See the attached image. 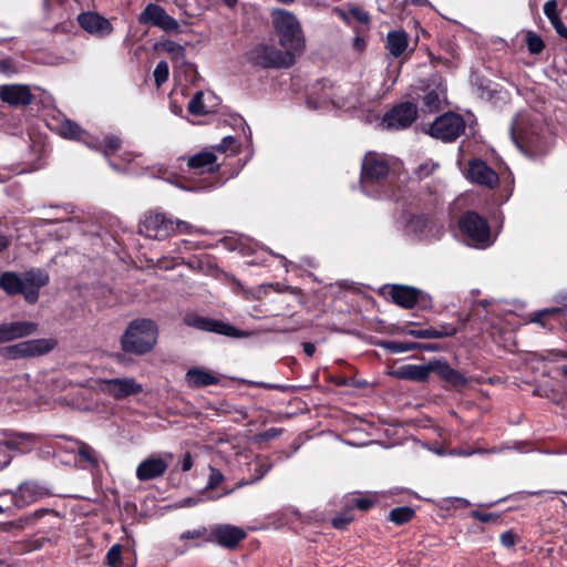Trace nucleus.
Masks as SVG:
<instances>
[{
    "label": "nucleus",
    "instance_id": "obj_1",
    "mask_svg": "<svg viewBox=\"0 0 567 567\" xmlns=\"http://www.w3.org/2000/svg\"><path fill=\"white\" fill-rule=\"evenodd\" d=\"M272 24L279 39V44L290 58H296L305 51V37L298 19L286 10H276L272 13Z\"/></svg>",
    "mask_w": 567,
    "mask_h": 567
},
{
    "label": "nucleus",
    "instance_id": "obj_2",
    "mask_svg": "<svg viewBox=\"0 0 567 567\" xmlns=\"http://www.w3.org/2000/svg\"><path fill=\"white\" fill-rule=\"evenodd\" d=\"M158 328L151 319L132 321L121 338L123 351L137 355L153 350L157 342Z\"/></svg>",
    "mask_w": 567,
    "mask_h": 567
},
{
    "label": "nucleus",
    "instance_id": "obj_3",
    "mask_svg": "<svg viewBox=\"0 0 567 567\" xmlns=\"http://www.w3.org/2000/svg\"><path fill=\"white\" fill-rule=\"evenodd\" d=\"M194 227L181 219L168 218L159 212H148L138 225V233L146 238L163 240L175 234L192 233Z\"/></svg>",
    "mask_w": 567,
    "mask_h": 567
},
{
    "label": "nucleus",
    "instance_id": "obj_4",
    "mask_svg": "<svg viewBox=\"0 0 567 567\" xmlns=\"http://www.w3.org/2000/svg\"><path fill=\"white\" fill-rule=\"evenodd\" d=\"M389 163L384 155L369 152L365 154L360 176V186L362 192L372 197H382L379 185L389 173Z\"/></svg>",
    "mask_w": 567,
    "mask_h": 567
},
{
    "label": "nucleus",
    "instance_id": "obj_5",
    "mask_svg": "<svg viewBox=\"0 0 567 567\" xmlns=\"http://www.w3.org/2000/svg\"><path fill=\"white\" fill-rule=\"evenodd\" d=\"M92 389L101 395L122 401L143 392V385L135 378H99L93 380Z\"/></svg>",
    "mask_w": 567,
    "mask_h": 567
},
{
    "label": "nucleus",
    "instance_id": "obj_6",
    "mask_svg": "<svg viewBox=\"0 0 567 567\" xmlns=\"http://www.w3.org/2000/svg\"><path fill=\"white\" fill-rule=\"evenodd\" d=\"M458 227L471 246L486 248L492 245L489 226L477 213L463 214L458 220Z\"/></svg>",
    "mask_w": 567,
    "mask_h": 567
},
{
    "label": "nucleus",
    "instance_id": "obj_7",
    "mask_svg": "<svg viewBox=\"0 0 567 567\" xmlns=\"http://www.w3.org/2000/svg\"><path fill=\"white\" fill-rule=\"evenodd\" d=\"M404 229L416 240H436L443 234V225L426 214L406 216Z\"/></svg>",
    "mask_w": 567,
    "mask_h": 567
},
{
    "label": "nucleus",
    "instance_id": "obj_8",
    "mask_svg": "<svg viewBox=\"0 0 567 567\" xmlns=\"http://www.w3.org/2000/svg\"><path fill=\"white\" fill-rule=\"evenodd\" d=\"M247 58L254 65L261 68H289L295 63L289 53L267 44L256 45L248 52Z\"/></svg>",
    "mask_w": 567,
    "mask_h": 567
},
{
    "label": "nucleus",
    "instance_id": "obj_9",
    "mask_svg": "<svg viewBox=\"0 0 567 567\" xmlns=\"http://www.w3.org/2000/svg\"><path fill=\"white\" fill-rule=\"evenodd\" d=\"M464 130V118L460 114L447 112L435 118L429 128V134L443 142H453Z\"/></svg>",
    "mask_w": 567,
    "mask_h": 567
},
{
    "label": "nucleus",
    "instance_id": "obj_10",
    "mask_svg": "<svg viewBox=\"0 0 567 567\" xmlns=\"http://www.w3.org/2000/svg\"><path fill=\"white\" fill-rule=\"evenodd\" d=\"M56 346L52 338L32 339L4 348V355L9 359L32 358L43 355Z\"/></svg>",
    "mask_w": 567,
    "mask_h": 567
},
{
    "label": "nucleus",
    "instance_id": "obj_11",
    "mask_svg": "<svg viewBox=\"0 0 567 567\" xmlns=\"http://www.w3.org/2000/svg\"><path fill=\"white\" fill-rule=\"evenodd\" d=\"M173 454L169 452L151 454L136 467V478L141 482L162 477L169 467Z\"/></svg>",
    "mask_w": 567,
    "mask_h": 567
},
{
    "label": "nucleus",
    "instance_id": "obj_12",
    "mask_svg": "<svg viewBox=\"0 0 567 567\" xmlns=\"http://www.w3.org/2000/svg\"><path fill=\"white\" fill-rule=\"evenodd\" d=\"M417 115V107L412 102H402L388 111L382 120L386 130L399 131L408 128Z\"/></svg>",
    "mask_w": 567,
    "mask_h": 567
},
{
    "label": "nucleus",
    "instance_id": "obj_13",
    "mask_svg": "<svg viewBox=\"0 0 567 567\" xmlns=\"http://www.w3.org/2000/svg\"><path fill=\"white\" fill-rule=\"evenodd\" d=\"M184 323L188 327H193L198 330L215 332L218 334L233 338H243L247 336V333L238 330L231 324H228L220 320H214L210 318L202 317L196 313H187L184 317Z\"/></svg>",
    "mask_w": 567,
    "mask_h": 567
},
{
    "label": "nucleus",
    "instance_id": "obj_14",
    "mask_svg": "<svg viewBox=\"0 0 567 567\" xmlns=\"http://www.w3.org/2000/svg\"><path fill=\"white\" fill-rule=\"evenodd\" d=\"M138 21L142 24L154 25L165 32H177L179 30L178 21L155 3H150L144 8Z\"/></svg>",
    "mask_w": 567,
    "mask_h": 567
},
{
    "label": "nucleus",
    "instance_id": "obj_15",
    "mask_svg": "<svg viewBox=\"0 0 567 567\" xmlns=\"http://www.w3.org/2000/svg\"><path fill=\"white\" fill-rule=\"evenodd\" d=\"M49 496H51L49 487L42 483L29 481L18 486L12 494V502L16 507L23 508Z\"/></svg>",
    "mask_w": 567,
    "mask_h": 567
},
{
    "label": "nucleus",
    "instance_id": "obj_16",
    "mask_svg": "<svg viewBox=\"0 0 567 567\" xmlns=\"http://www.w3.org/2000/svg\"><path fill=\"white\" fill-rule=\"evenodd\" d=\"M245 537L246 532L243 528L219 524L208 530L207 543H214L226 548H235Z\"/></svg>",
    "mask_w": 567,
    "mask_h": 567
},
{
    "label": "nucleus",
    "instance_id": "obj_17",
    "mask_svg": "<svg viewBox=\"0 0 567 567\" xmlns=\"http://www.w3.org/2000/svg\"><path fill=\"white\" fill-rule=\"evenodd\" d=\"M76 20L85 32L95 38L103 39L113 32V25L111 21L97 12H81L78 14Z\"/></svg>",
    "mask_w": 567,
    "mask_h": 567
},
{
    "label": "nucleus",
    "instance_id": "obj_18",
    "mask_svg": "<svg viewBox=\"0 0 567 567\" xmlns=\"http://www.w3.org/2000/svg\"><path fill=\"white\" fill-rule=\"evenodd\" d=\"M423 96L422 110L424 112H435L441 109L446 101V87L441 79H433L422 87Z\"/></svg>",
    "mask_w": 567,
    "mask_h": 567
},
{
    "label": "nucleus",
    "instance_id": "obj_19",
    "mask_svg": "<svg viewBox=\"0 0 567 567\" xmlns=\"http://www.w3.org/2000/svg\"><path fill=\"white\" fill-rule=\"evenodd\" d=\"M466 177L478 185L489 188L498 184V175L482 159H473L468 164Z\"/></svg>",
    "mask_w": 567,
    "mask_h": 567
},
{
    "label": "nucleus",
    "instance_id": "obj_20",
    "mask_svg": "<svg viewBox=\"0 0 567 567\" xmlns=\"http://www.w3.org/2000/svg\"><path fill=\"white\" fill-rule=\"evenodd\" d=\"M208 529L204 526L193 530L183 532L177 542L172 544L175 556H183L194 547H200L207 543Z\"/></svg>",
    "mask_w": 567,
    "mask_h": 567
},
{
    "label": "nucleus",
    "instance_id": "obj_21",
    "mask_svg": "<svg viewBox=\"0 0 567 567\" xmlns=\"http://www.w3.org/2000/svg\"><path fill=\"white\" fill-rule=\"evenodd\" d=\"M25 286V301L35 303L39 299L40 289L49 284V274L39 268H32L23 274Z\"/></svg>",
    "mask_w": 567,
    "mask_h": 567
},
{
    "label": "nucleus",
    "instance_id": "obj_22",
    "mask_svg": "<svg viewBox=\"0 0 567 567\" xmlns=\"http://www.w3.org/2000/svg\"><path fill=\"white\" fill-rule=\"evenodd\" d=\"M0 99L11 106H25L32 102V94L28 85H0Z\"/></svg>",
    "mask_w": 567,
    "mask_h": 567
},
{
    "label": "nucleus",
    "instance_id": "obj_23",
    "mask_svg": "<svg viewBox=\"0 0 567 567\" xmlns=\"http://www.w3.org/2000/svg\"><path fill=\"white\" fill-rule=\"evenodd\" d=\"M38 324L32 321H13L0 324V343L28 337L37 331Z\"/></svg>",
    "mask_w": 567,
    "mask_h": 567
},
{
    "label": "nucleus",
    "instance_id": "obj_24",
    "mask_svg": "<svg viewBox=\"0 0 567 567\" xmlns=\"http://www.w3.org/2000/svg\"><path fill=\"white\" fill-rule=\"evenodd\" d=\"M431 372L432 365L430 364H404L391 371V375L399 380L424 382L425 380H427Z\"/></svg>",
    "mask_w": 567,
    "mask_h": 567
},
{
    "label": "nucleus",
    "instance_id": "obj_25",
    "mask_svg": "<svg viewBox=\"0 0 567 567\" xmlns=\"http://www.w3.org/2000/svg\"><path fill=\"white\" fill-rule=\"evenodd\" d=\"M421 296L422 291L410 286L393 285L391 288L392 301L406 309L414 307Z\"/></svg>",
    "mask_w": 567,
    "mask_h": 567
},
{
    "label": "nucleus",
    "instance_id": "obj_26",
    "mask_svg": "<svg viewBox=\"0 0 567 567\" xmlns=\"http://www.w3.org/2000/svg\"><path fill=\"white\" fill-rule=\"evenodd\" d=\"M35 443V436L23 432H3L0 437V446L12 451H24Z\"/></svg>",
    "mask_w": 567,
    "mask_h": 567
},
{
    "label": "nucleus",
    "instance_id": "obj_27",
    "mask_svg": "<svg viewBox=\"0 0 567 567\" xmlns=\"http://www.w3.org/2000/svg\"><path fill=\"white\" fill-rule=\"evenodd\" d=\"M59 134L69 140L83 142L90 148H97V140L89 136L75 122L64 120L59 125Z\"/></svg>",
    "mask_w": 567,
    "mask_h": 567
},
{
    "label": "nucleus",
    "instance_id": "obj_28",
    "mask_svg": "<svg viewBox=\"0 0 567 567\" xmlns=\"http://www.w3.org/2000/svg\"><path fill=\"white\" fill-rule=\"evenodd\" d=\"M187 165L189 168L197 171L199 174L213 173L218 171L217 157L213 151H204L192 156Z\"/></svg>",
    "mask_w": 567,
    "mask_h": 567
},
{
    "label": "nucleus",
    "instance_id": "obj_29",
    "mask_svg": "<svg viewBox=\"0 0 567 567\" xmlns=\"http://www.w3.org/2000/svg\"><path fill=\"white\" fill-rule=\"evenodd\" d=\"M185 382L189 388H204L217 384L219 379L212 371L195 367L186 372Z\"/></svg>",
    "mask_w": 567,
    "mask_h": 567
},
{
    "label": "nucleus",
    "instance_id": "obj_30",
    "mask_svg": "<svg viewBox=\"0 0 567 567\" xmlns=\"http://www.w3.org/2000/svg\"><path fill=\"white\" fill-rule=\"evenodd\" d=\"M403 333L420 339H440L456 333V328L450 324H442L437 328L403 329Z\"/></svg>",
    "mask_w": 567,
    "mask_h": 567
},
{
    "label": "nucleus",
    "instance_id": "obj_31",
    "mask_svg": "<svg viewBox=\"0 0 567 567\" xmlns=\"http://www.w3.org/2000/svg\"><path fill=\"white\" fill-rule=\"evenodd\" d=\"M23 277L14 271H4L0 275V288L9 296L23 295L25 298V286Z\"/></svg>",
    "mask_w": 567,
    "mask_h": 567
},
{
    "label": "nucleus",
    "instance_id": "obj_32",
    "mask_svg": "<svg viewBox=\"0 0 567 567\" xmlns=\"http://www.w3.org/2000/svg\"><path fill=\"white\" fill-rule=\"evenodd\" d=\"M408 44L409 37L405 31H390L386 35V49L394 58L402 55Z\"/></svg>",
    "mask_w": 567,
    "mask_h": 567
},
{
    "label": "nucleus",
    "instance_id": "obj_33",
    "mask_svg": "<svg viewBox=\"0 0 567 567\" xmlns=\"http://www.w3.org/2000/svg\"><path fill=\"white\" fill-rule=\"evenodd\" d=\"M430 365H432V371H434L441 379L454 385H464L466 383V379L455 369L451 368L446 362H435Z\"/></svg>",
    "mask_w": 567,
    "mask_h": 567
},
{
    "label": "nucleus",
    "instance_id": "obj_34",
    "mask_svg": "<svg viewBox=\"0 0 567 567\" xmlns=\"http://www.w3.org/2000/svg\"><path fill=\"white\" fill-rule=\"evenodd\" d=\"M159 49L168 53L172 60L176 63H184L186 51L183 45L172 40H164L157 44Z\"/></svg>",
    "mask_w": 567,
    "mask_h": 567
},
{
    "label": "nucleus",
    "instance_id": "obj_35",
    "mask_svg": "<svg viewBox=\"0 0 567 567\" xmlns=\"http://www.w3.org/2000/svg\"><path fill=\"white\" fill-rule=\"evenodd\" d=\"M377 346L385 349L390 353H404L420 348V346L415 342H400L389 340L379 341L377 342Z\"/></svg>",
    "mask_w": 567,
    "mask_h": 567
},
{
    "label": "nucleus",
    "instance_id": "obj_36",
    "mask_svg": "<svg viewBox=\"0 0 567 567\" xmlns=\"http://www.w3.org/2000/svg\"><path fill=\"white\" fill-rule=\"evenodd\" d=\"M205 93L198 91L188 103V112L193 115H205L212 111V107L205 103Z\"/></svg>",
    "mask_w": 567,
    "mask_h": 567
},
{
    "label": "nucleus",
    "instance_id": "obj_37",
    "mask_svg": "<svg viewBox=\"0 0 567 567\" xmlns=\"http://www.w3.org/2000/svg\"><path fill=\"white\" fill-rule=\"evenodd\" d=\"M78 455L87 465L92 467L99 466V455L90 445L85 443H79Z\"/></svg>",
    "mask_w": 567,
    "mask_h": 567
},
{
    "label": "nucleus",
    "instance_id": "obj_38",
    "mask_svg": "<svg viewBox=\"0 0 567 567\" xmlns=\"http://www.w3.org/2000/svg\"><path fill=\"white\" fill-rule=\"evenodd\" d=\"M561 313L567 316V307L565 308H550V309H544L538 312H535L532 321L542 324L543 327H547L545 322V318H554L559 317Z\"/></svg>",
    "mask_w": 567,
    "mask_h": 567
},
{
    "label": "nucleus",
    "instance_id": "obj_39",
    "mask_svg": "<svg viewBox=\"0 0 567 567\" xmlns=\"http://www.w3.org/2000/svg\"><path fill=\"white\" fill-rule=\"evenodd\" d=\"M413 514L414 511L410 507H396L390 512L389 518L396 525H402L408 523L412 518Z\"/></svg>",
    "mask_w": 567,
    "mask_h": 567
},
{
    "label": "nucleus",
    "instance_id": "obj_40",
    "mask_svg": "<svg viewBox=\"0 0 567 567\" xmlns=\"http://www.w3.org/2000/svg\"><path fill=\"white\" fill-rule=\"evenodd\" d=\"M120 147L121 140L115 135H110L104 138L102 144L97 141V148L95 150H102L103 154L105 156H109L111 153L117 151Z\"/></svg>",
    "mask_w": 567,
    "mask_h": 567
},
{
    "label": "nucleus",
    "instance_id": "obj_41",
    "mask_svg": "<svg viewBox=\"0 0 567 567\" xmlns=\"http://www.w3.org/2000/svg\"><path fill=\"white\" fill-rule=\"evenodd\" d=\"M154 81L157 87L162 86L167 80L169 75V68L166 61H161L155 66L153 72Z\"/></svg>",
    "mask_w": 567,
    "mask_h": 567
},
{
    "label": "nucleus",
    "instance_id": "obj_42",
    "mask_svg": "<svg viewBox=\"0 0 567 567\" xmlns=\"http://www.w3.org/2000/svg\"><path fill=\"white\" fill-rule=\"evenodd\" d=\"M526 43H527L528 51L533 54L540 53L545 47L542 38L532 31H529L526 34Z\"/></svg>",
    "mask_w": 567,
    "mask_h": 567
},
{
    "label": "nucleus",
    "instance_id": "obj_43",
    "mask_svg": "<svg viewBox=\"0 0 567 567\" xmlns=\"http://www.w3.org/2000/svg\"><path fill=\"white\" fill-rule=\"evenodd\" d=\"M44 6L48 9H55V7L69 11H75L78 9V0H44Z\"/></svg>",
    "mask_w": 567,
    "mask_h": 567
},
{
    "label": "nucleus",
    "instance_id": "obj_44",
    "mask_svg": "<svg viewBox=\"0 0 567 567\" xmlns=\"http://www.w3.org/2000/svg\"><path fill=\"white\" fill-rule=\"evenodd\" d=\"M106 564L110 567H120L122 561V547L120 544L113 545L106 554Z\"/></svg>",
    "mask_w": 567,
    "mask_h": 567
},
{
    "label": "nucleus",
    "instance_id": "obj_45",
    "mask_svg": "<svg viewBox=\"0 0 567 567\" xmlns=\"http://www.w3.org/2000/svg\"><path fill=\"white\" fill-rule=\"evenodd\" d=\"M237 147L238 144L235 137L225 136L218 145L213 147V150L220 153L230 152L231 154H235L237 152Z\"/></svg>",
    "mask_w": 567,
    "mask_h": 567
},
{
    "label": "nucleus",
    "instance_id": "obj_46",
    "mask_svg": "<svg viewBox=\"0 0 567 567\" xmlns=\"http://www.w3.org/2000/svg\"><path fill=\"white\" fill-rule=\"evenodd\" d=\"M437 167V163L433 162L432 159H427L419 165V167L415 169V175L420 179L429 177Z\"/></svg>",
    "mask_w": 567,
    "mask_h": 567
},
{
    "label": "nucleus",
    "instance_id": "obj_47",
    "mask_svg": "<svg viewBox=\"0 0 567 567\" xmlns=\"http://www.w3.org/2000/svg\"><path fill=\"white\" fill-rule=\"evenodd\" d=\"M224 474L219 470L215 467H209V476L205 489L208 491L216 488L219 484L224 482Z\"/></svg>",
    "mask_w": 567,
    "mask_h": 567
},
{
    "label": "nucleus",
    "instance_id": "obj_48",
    "mask_svg": "<svg viewBox=\"0 0 567 567\" xmlns=\"http://www.w3.org/2000/svg\"><path fill=\"white\" fill-rule=\"evenodd\" d=\"M349 13L352 18H354L355 20H358L361 23H369V21H370L369 13L360 7L350 6Z\"/></svg>",
    "mask_w": 567,
    "mask_h": 567
},
{
    "label": "nucleus",
    "instance_id": "obj_49",
    "mask_svg": "<svg viewBox=\"0 0 567 567\" xmlns=\"http://www.w3.org/2000/svg\"><path fill=\"white\" fill-rule=\"evenodd\" d=\"M353 517L350 513H343L332 519V526L337 529L346 528L351 522Z\"/></svg>",
    "mask_w": 567,
    "mask_h": 567
},
{
    "label": "nucleus",
    "instance_id": "obj_50",
    "mask_svg": "<svg viewBox=\"0 0 567 567\" xmlns=\"http://www.w3.org/2000/svg\"><path fill=\"white\" fill-rule=\"evenodd\" d=\"M328 97H329L328 93H324V96L320 97L318 101H316L313 96H309L307 100V104L309 107H312L316 110L322 109L328 103L336 104V102L333 100H328Z\"/></svg>",
    "mask_w": 567,
    "mask_h": 567
},
{
    "label": "nucleus",
    "instance_id": "obj_51",
    "mask_svg": "<svg viewBox=\"0 0 567 567\" xmlns=\"http://www.w3.org/2000/svg\"><path fill=\"white\" fill-rule=\"evenodd\" d=\"M544 13L548 18L549 21H554V19L559 18L557 12V1L549 0L544 6Z\"/></svg>",
    "mask_w": 567,
    "mask_h": 567
},
{
    "label": "nucleus",
    "instance_id": "obj_52",
    "mask_svg": "<svg viewBox=\"0 0 567 567\" xmlns=\"http://www.w3.org/2000/svg\"><path fill=\"white\" fill-rule=\"evenodd\" d=\"M525 142H526V147L530 148V152L536 155V154H543L546 152L545 148H542L537 145V142H536V138L533 137V136H528L526 135L524 137Z\"/></svg>",
    "mask_w": 567,
    "mask_h": 567
},
{
    "label": "nucleus",
    "instance_id": "obj_53",
    "mask_svg": "<svg viewBox=\"0 0 567 567\" xmlns=\"http://www.w3.org/2000/svg\"><path fill=\"white\" fill-rule=\"evenodd\" d=\"M501 544L504 546V547H507V548H511L515 545L516 543V537H515V534L511 530H507V532H504L502 535H501Z\"/></svg>",
    "mask_w": 567,
    "mask_h": 567
},
{
    "label": "nucleus",
    "instance_id": "obj_54",
    "mask_svg": "<svg viewBox=\"0 0 567 567\" xmlns=\"http://www.w3.org/2000/svg\"><path fill=\"white\" fill-rule=\"evenodd\" d=\"M179 465H181V470L183 472H188L192 470V467L194 466V458L189 452H186L182 456V458L179 461Z\"/></svg>",
    "mask_w": 567,
    "mask_h": 567
},
{
    "label": "nucleus",
    "instance_id": "obj_55",
    "mask_svg": "<svg viewBox=\"0 0 567 567\" xmlns=\"http://www.w3.org/2000/svg\"><path fill=\"white\" fill-rule=\"evenodd\" d=\"M553 28L555 31L564 39L567 40V27L564 24V22L560 20V18L554 19V21H550Z\"/></svg>",
    "mask_w": 567,
    "mask_h": 567
},
{
    "label": "nucleus",
    "instance_id": "obj_56",
    "mask_svg": "<svg viewBox=\"0 0 567 567\" xmlns=\"http://www.w3.org/2000/svg\"><path fill=\"white\" fill-rule=\"evenodd\" d=\"M372 501L368 498H355V506L361 511H367L372 506Z\"/></svg>",
    "mask_w": 567,
    "mask_h": 567
},
{
    "label": "nucleus",
    "instance_id": "obj_57",
    "mask_svg": "<svg viewBox=\"0 0 567 567\" xmlns=\"http://www.w3.org/2000/svg\"><path fill=\"white\" fill-rule=\"evenodd\" d=\"M12 456L8 453L0 452V471L4 470L10 465Z\"/></svg>",
    "mask_w": 567,
    "mask_h": 567
},
{
    "label": "nucleus",
    "instance_id": "obj_58",
    "mask_svg": "<svg viewBox=\"0 0 567 567\" xmlns=\"http://www.w3.org/2000/svg\"><path fill=\"white\" fill-rule=\"evenodd\" d=\"M0 71L4 73L16 72V69L11 65L10 60L0 61Z\"/></svg>",
    "mask_w": 567,
    "mask_h": 567
},
{
    "label": "nucleus",
    "instance_id": "obj_59",
    "mask_svg": "<svg viewBox=\"0 0 567 567\" xmlns=\"http://www.w3.org/2000/svg\"><path fill=\"white\" fill-rule=\"evenodd\" d=\"M333 12L340 18L342 19L344 22L347 23H350V13L349 11L347 12L346 10L343 9H340V8H336L333 10Z\"/></svg>",
    "mask_w": 567,
    "mask_h": 567
},
{
    "label": "nucleus",
    "instance_id": "obj_60",
    "mask_svg": "<svg viewBox=\"0 0 567 567\" xmlns=\"http://www.w3.org/2000/svg\"><path fill=\"white\" fill-rule=\"evenodd\" d=\"M303 351L308 357H312L316 352V346L311 342H305L302 344Z\"/></svg>",
    "mask_w": 567,
    "mask_h": 567
},
{
    "label": "nucleus",
    "instance_id": "obj_61",
    "mask_svg": "<svg viewBox=\"0 0 567 567\" xmlns=\"http://www.w3.org/2000/svg\"><path fill=\"white\" fill-rule=\"evenodd\" d=\"M174 4L181 10V12L185 16H192V13H189L187 11V9L185 8V0H173Z\"/></svg>",
    "mask_w": 567,
    "mask_h": 567
},
{
    "label": "nucleus",
    "instance_id": "obj_62",
    "mask_svg": "<svg viewBox=\"0 0 567 567\" xmlns=\"http://www.w3.org/2000/svg\"><path fill=\"white\" fill-rule=\"evenodd\" d=\"M9 246V239L8 237L0 235V252L6 250Z\"/></svg>",
    "mask_w": 567,
    "mask_h": 567
},
{
    "label": "nucleus",
    "instance_id": "obj_63",
    "mask_svg": "<svg viewBox=\"0 0 567 567\" xmlns=\"http://www.w3.org/2000/svg\"><path fill=\"white\" fill-rule=\"evenodd\" d=\"M68 214L66 209L63 210V215L55 217L53 220L55 221H66L68 225L73 224L72 218H65L64 216Z\"/></svg>",
    "mask_w": 567,
    "mask_h": 567
},
{
    "label": "nucleus",
    "instance_id": "obj_64",
    "mask_svg": "<svg viewBox=\"0 0 567 567\" xmlns=\"http://www.w3.org/2000/svg\"><path fill=\"white\" fill-rule=\"evenodd\" d=\"M354 47L358 49V50H362L364 48V40L360 37H355L354 39Z\"/></svg>",
    "mask_w": 567,
    "mask_h": 567
}]
</instances>
